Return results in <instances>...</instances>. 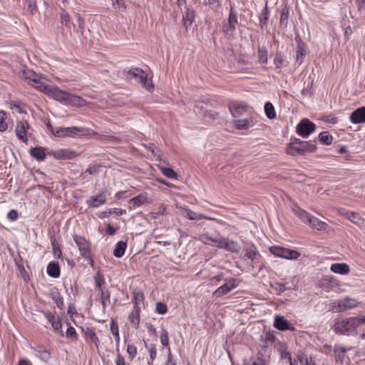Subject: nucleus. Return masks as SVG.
Masks as SVG:
<instances>
[{
    "label": "nucleus",
    "instance_id": "f257e3e1",
    "mask_svg": "<svg viewBox=\"0 0 365 365\" xmlns=\"http://www.w3.org/2000/svg\"><path fill=\"white\" fill-rule=\"evenodd\" d=\"M46 93L56 101L68 106L81 107L86 103L81 96L63 91L58 87L49 86Z\"/></svg>",
    "mask_w": 365,
    "mask_h": 365
},
{
    "label": "nucleus",
    "instance_id": "f03ea898",
    "mask_svg": "<svg viewBox=\"0 0 365 365\" xmlns=\"http://www.w3.org/2000/svg\"><path fill=\"white\" fill-rule=\"evenodd\" d=\"M97 133L84 127H58L56 128L55 136L58 138H76L79 136H91Z\"/></svg>",
    "mask_w": 365,
    "mask_h": 365
},
{
    "label": "nucleus",
    "instance_id": "7ed1b4c3",
    "mask_svg": "<svg viewBox=\"0 0 365 365\" xmlns=\"http://www.w3.org/2000/svg\"><path fill=\"white\" fill-rule=\"evenodd\" d=\"M123 73H126V78H133L135 82L142 85L143 88L148 91L153 89V85L152 83H148V76L145 71L140 68H131L130 70L126 71H123Z\"/></svg>",
    "mask_w": 365,
    "mask_h": 365
},
{
    "label": "nucleus",
    "instance_id": "20e7f679",
    "mask_svg": "<svg viewBox=\"0 0 365 365\" xmlns=\"http://www.w3.org/2000/svg\"><path fill=\"white\" fill-rule=\"evenodd\" d=\"M238 24L237 13L232 6H230V13L227 20H224L222 25V30L227 38L234 36L236 31V26Z\"/></svg>",
    "mask_w": 365,
    "mask_h": 365
},
{
    "label": "nucleus",
    "instance_id": "39448f33",
    "mask_svg": "<svg viewBox=\"0 0 365 365\" xmlns=\"http://www.w3.org/2000/svg\"><path fill=\"white\" fill-rule=\"evenodd\" d=\"M355 321L354 317H349L338 322L334 325V331L339 334H356Z\"/></svg>",
    "mask_w": 365,
    "mask_h": 365
},
{
    "label": "nucleus",
    "instance_id": "423d86ee",
    "mask_svg": "<svg viewBox=\"0 0 365 365\" xmlns=\"http://www.w3.org/2000/svg\"><path fill=\"white\" fill-rule=\"evenodd\" d=\"M244 250L245 251V256L250 259L253 264H259V269L261 270L263 267V264L261 262L262 256L258 252L255 245L252 242H245Z\"/></svg>",
    "mask_w": 365,
    "mask_h": 365
},
{
    "label": "nucleus",
    "instance_id": "0eeeda50",
    "mask_svg": "<svg viewBox=\"0 0 365 365\" xmlns=\"http://www.w3.org/2000/svg\"><path fill=\"white\" fill-rule=\"evenodd\" d=\"M269 251L272 255L277 257L288 259H297L300 256L299 252L297 250L279 246L270 247Z\"/></svg>",
    "mask_w": 365,
    "mask_h": 365
},
{
    "label": "nucleus",
    "instance_id": "6e6552de",
    "mask_svg": "<svg viewBox=\"0 0 365 365\" xmlns=\"http://www.w3.org/2000/svg\"><path fill=\"white\" fill-rule=\"evenodd\" d=\"M73 240L78 247L81 255L86 259L88 260L91 264H93V260L91 255V248L88 242L83 237L79 235H73Z\"/></svg>",
    "mask_w": 365,
    "mask_h": 365
},
{
    "label": "nucleus",
    "instance_id": "1a4fd4ad",
    "mask_svg": "<svg viewBox=\"0 0 365 365\" xmlns=\"http://www.w3.org/2000/svg\"><path fill=\"white\" fill-rule=\"evenodd\" d=\"M316 130V125L307 118H303L296 127L297 133L303 137L307 138Z\"/></svg>",
    "mask_w": 365,
    "mask_h": 365
},
{
    "label": "nucleus",
    "instance_id": "9d476101",
    "mask_svg": "<svg viewBox=\"0 0 365 365\" xmlns=\"http://www.w3.org/2000/svg\"><path fill=\"white\" fill-rule=\"evenodd\" d=\"M239 282L240 280L235 278L225 279V283L218 287L212 294L215 297H221L237 287Z\"/></svg>",
    "mask_w": 365,
    "mask_h": 365
},
{
    "label": "nucleus",
    "instance_id": "9b49d317",
    "mask_svg": "<svg viewBox=\"0 0 365 365\" xmlns=\"http://www.w3.org/2000/svg\"><path fill=\"white\" fill-rule=\"evenodd\" d=\"M304 140L298 138H291L290 143L287 148V153L291 155H296L297 154L302 155L305 154V147L304 145Z\"/></svg>",
    "mask_w": 365,
    "mask_h": 365
},
{
    "label": "nucleus",
    "instance_id": "f8f14e48",
    "mask_svg": "<svg viewBox=\"0 0 365 365\" xmlns=\"http://www.w3.org/2000/svg\"><path fill=\"white\" fill-rule=\"evenodd\" d=\"M107 190H102L98 195L91 196L86 200V205L91 208H97L106 202Z\"/></svg>",
    "mask_w": 365,
    "mask_h": 365
},
{
    "label": "nucleus",
    "instance_id": "ddd939ff",
    "mask_svg": "<svg viewBox=\"0 0 365 365\" xmlns=\"http://www.w3.org/2000/svg\"><path fill=\"white\" fill-rule=\"evenodd\" d=\"M29 128V125L26 120L17 121L15 129V133L17 138L24 143H27V131Z\"/></svg>",
    "mask_w": 365,
    "mask_h": 365
},
{
    "label": "nucleus",
    "instance_id": "4468645a",
    "mask_svg": "<svg viewBox=\"0 0 365 365\" xmlns=\"http://www.w3.org/2000/svg\"><path fill=\"white\" fill-rule=\"evenodd\" d=\"M228 107L234 118L240 117L247 111V106L240 101H231L229 103Z\"/></svg>",
    "mask_w": 365,
    "mask_h": 365
},
{
    "label": "nucleus",
    "instance_id": "2eb2a0df",
    "mask_svg": "<svg viewBox=\"0 0 365 365\" xmlns=\"http://www.w3.org/2000/svg\"><path fill=\"white\" fill-rule=\"evenodd\" d=\"M350 121L354 124L365 123V106L354 110L349 117Z\"/></svg>",
    "mask_w": 365,
    "mask_h": 365
},
{
    "label": "nucleus",
    "instance_id": "dca6fc26",
    "mask_svg": "<svg viewBox=\"0 0 365 365\" xmlns=\"http://www.w3.org/2000/svg\"><path fill=\"white\" fill-rule=\"evenodd\" d=\"M274 327L279 331L294 330V327L284 317L279 315L275 317Z\"/></svg>",
    "mask_w": 365,
    "mask_h": 365
},
{
    "label": "nucleus",
    "instance_id": "f3484780",
    "mask_svg": "<svg viewBox=\"0 0 365 365\" xmlns=\"http://www.w3.org/2000/svg\"><path fill=\"white\" fill-rule=\"evenodd\" d=\"M56 159H64V160H72L77 156L75 151L69 149H60L56 151H53L51 153Z\"/></svg>",
    "mask_w": 365,
    "mask_h": 365
},
{
    "label": "nucleus",
    "instance_id": "a211bd4d",
    "mask_svg": "<svg viewBox=\"0 0 365 365\" xmlns=\"http://www.w3.org/2000/svg\"><path fill=\"white\" fill-rule=\"evenodd\" d=\"M346 219L356 224L359 227H365V220L361 217L359 213L344 210L341 212Z\"/></svg>",
    "mask_w": 365,
    "mask_h": 365
},
{
    "label": "nucleus",
    "instance_id": "6ab92c4d",
    "mask_svg": "<svg viewBox=\"0 0 365 365\" xmlns=\"http://www.w3.org/2000/svg\"><path fill=\"white\" fill-rule=\"evenodd\" d=\"M185 11L182 15V21L184 26L187 29L191 26L195 18V12L192 9L185 6Z\"/></svg>",
    "mask_w": 365,
    "mask_h": 365
},
{
    "label": "nucleus",
    "instance_id": "aec40b11",
    "mask_svg": "<svg viewBox=\"0 0 365 365\" xmlns=\"http://www.w3.org/2000/svg\"><path fill=\"white\" fill-rule=\"evenodd\" d=\"M30 155L37 161H43L45 160L46 154V150L41 146H36L31 148L29 150Z\"/></svg>",
    "mask_w": 365,
    "mask_h": 365
},
{
    "label": "nucleus",
    "instance_id": "412c9836",
    "mask_svg": "<svg viewBox=\"0 0 365 365\" xmlns=\"http://www.w3.org/2000/svg\"><path fill=\"white\" fill-rule=\"evenodd\" d=\"M307 55V47L306 43L304 42H299L297 46L296 51V62L301 65Z\"/></svg>",
    "mask_w": 365,
    "mask_h": 365
},
{
    "label": "nucleus",
    "instance_id": "4be33fe9",
    "mask_svg": "<svg viewBox=\"0 0 365 365\" xmlns=\"http://www.w3.org/2000/svg\"><path fill=\"white\" fill-rule=\"evenodd\" d=\"M19 76L22 80H24L27 82L28 84H31V83L38 77V74L35 73L34 71L30 69H22L19 72Z\"/></svg>",
    "mask_w": 365,
    "mask_h": 365
},
{
    "label": "nucleus",
    "instance_id": "5701e85b",
    "mask_svg": "<svg viewBox=\"0 0 365 365\" xmlns=\"http://www.w3.org/2000/svg\"><path fill=\"white\" fill-rule=\"evenodd\" d=\"M330 270L334 273L340 274H347L350 272L348 264L345 263H334L332 264Z\"/></svg>",
    "mask_w": 365,
    "mask_h": 365
},
{
    "label": "nucleus",
    "instance_id": "b1692460",
    "mask_svg": "<svg viewBox=\"0 0 365 365\" xmlns=\"http://www.w3.org/2000/svg\"><path fill=\"white\" fill-rule=\"evenodd\" d=\"M47 274L53 278H58L60 276V267L58 262H51L47 265Z\"/></svg>",
    "mask_w": 365,
    "mask_h": 365
},
{
    "label": "nucleus",
    "instance_id": "393cba45",
    "mask_svg": "<svg viewBox=\"0 0 365 365\" xmlns=\"http://www.w3.org/2000/svg\"><path fill=\"white\" fill-rule=\"evenodd\" d=\"M356 306V302L355 300L346 298L342 301H340L338 304V312H344L346 309H350Z\"/></svg>",
    "mask_w": 365,
    "mask_h": 365
},
{
    "label": "nucleus",
    "instance_id": "a878e982",
    "mask_svg": "<svg viewBox=\"0 0 365 365\" xmlns=\"http://www.w3.org/2000/svg\"><path fill=\"white\" fill-rule=\"evenodd\" d=\"M82 331L83 332L86 337L89 338L91 341L94 343L96 347L98 346L99 344V339L98 336H96V333L93 331V329L91 327H82L81 328Z\"/></svg>",
    "mask_w": 365,
    "mask_h": 365
},
{
    "label": "nucleus",
    "instance_id": "bb28decb",
    "mask_svg": "<svg viewBox=\"0 0 365 365\" xmlns=\"http://www.w3.org/2000/svg\"><path fill=\"white\" fill-rule=\"evenodd\" d=\"M312 228L317 230H325L328 227V225L319 220L317 217L312 216L310 222L308 224Z\"/></svg>",
    "mask_w": 365,
    "mask_h": 365
},
{
    "label": "nucleus",
    "instance_id": "cd10ccee",
    "mask_svg": "<svg viewBox=\"0 0 365 365\" xmlns=\"http://www.w3.org/2000/svg\"><path fill=\"white\" fill-rule=\"evenodd\" d=\"M148 197L147 195L145 193H141L138 195V196L131 198L129 200V204L131 205L133 207H140L145 204L147 202Z\"/></svg>",
    "mask_w": 365,
    "mask_h": 365
},
{
    "label": "nucleus",
    "instance_id": "c85d7f7f",
    "mask_svg": "<svg viewBox=\"0 0 365 365\" xmlns=\"http://www.w3.org/2000/svg\"><path fill=\"white\" fill-rule=\"evenodd\" d=\"M224 249L232 253H238L241 250V247L237 242L230 240L227 238L226 243L224 245Z\"/></svg>",
    "mask_w": 365,
    "mask_h": 365
},
{
    "label": "nucleus",
    "instance_id": "c756f323",
    "mask_svg": "<svg viewBox=\"0 0 365 365\" xmlns=\"http://www.w3.org/2000/svg\"><path fill=\"white\" fill-rule=\"evenodd\" d=\"M128 319L131 325L135 328L138 329L140 322L139 308L135 307L134 310L130 313Z\"/></svg>",
    "mask_w": 365,
    "mask_h": 365
},
{
    "label": "nucleus",
    "instance_id": "7c9ffc66",
    "mask_svg": "<svg viewBox=\"0 0 365 365\" xmlns=\"http://www.w3.org/2000/svg\"><path fill=\"white\" fill-rule=\"evenodd\" d=\"M126 247H127V244L125 242H123V241L118 242L115 246L113 251V255L115 257H118V258L121 257L125 253Z\"/></svg>",
    "mask_w": 365,
    "mask_h": 365
},
{
    "label": "nucleus",
    "instance_id": "2f4dec72",
    "mask_svg": "<svg viewBox=\"0 0 365 365\" xmlns=\"http://www.w3.org/2000/svg\"><path fill=\"white\" fill-rule=\"evenodd\" d=\"M110 329L115 337L116 345L118 346L120 342L119 329L117 321L112 318L110 322Z\"/></svg>",
    "mask_w": 365,
    "mask_h": 365
},
{
    "label": "nucleus",
    "instance_id": "473e14b6",
    "mask_svg": "<svg viewBox=\"0 0 365 365\" xmlns=\"http://www.w3.org/2000/svg\"><path fill=\"white\" fill-rule=\"evenodd\" d=\"M294 212L304 223L308 225L310 222L312 216L304 210L297 207L294 210Z\"/></svg>",
    "mask_w": 365,
    "mask_h": 365
},
{
    "label": "nucleus",
    "instance_id": "72a5a7b5",
    "mask_svg": "<svg viewBox=\"0 0 365 365\" xmlns=\"http://www.w3.org/2000/svg\"><path fill=\"white\" fill-rule=\"evenodd\" d=\"M268 52L265 46H259L257 49V58L260 64H267L268 61Z\"/></svg>",
    "mask_w": 365,
    "mask_h": 365
},
{
    "label": "nucleus",
    "instance_id": "f704fd0d",
    "mask_svg": "<svg viewBox=\"0 0 365 365\" xmlns=\"http://www.w3.org/2000/svg\"><path fill=\"white\" fill-rule=\"evenodd\" d=\"M31 86H34L35 88H36L38 91H41L43 93H46L49 86L45 84L44 83L41 82L40 80V76L38 75V77H36L30 84Z\"/></svg>",
    "mask_w": 365,
    "mask_h": 365
},
{
    "label": "nucleus",
    "instance_id": "c9c22d12",
    "mask_svg": "<svg viewBox=\"0 0 365 365\" xmlns=\"http://www.w3.org/2000/svg\"><path fill=\"white\" fill-rule=\"evenodd\" d=\"M269 11L267 8V6L266 5L264 6V8L261 11V13L259 16V24H260V26L262 29H263L264 27H266L267 26V21L269 19Z\"/></svg>",
    "mask_w": 365,
    "mask_h": 365
},
{
    "label": "nucleus",
    "instance_id": "e433bc0d",
    "mask_svg": "<svg viewBox=\"0 0 365 365\" xmlns=\"http://www.w3.org/2000/svg\"><path fill=\"white\" fill-rule=\"evenodd\" d=\"M346 349L341 347L339 346H335L334 348V352L335 355V361L336 362L342 363L344 359V354L346 352Z\"/></svg>",
    "mask_w": 365,
    "mask_h": 365
},
{
    "label": "nucleus",
    "instance_id": "4c0bfd02",
    "mask_svg": "<svg viewBox=\"0 0 365 365\" xmlns=\"http://www.w3.org/2000/svg\"><path fill=\"white\" fill-rule=\"evenodd\" d=\"M319 140L326 145H331L333 140V136L328 131H323L319 134Z\"/></svg>",
    "mask_w": 365,
    "mask_h": 365
},
{
    "label": "nucleus",
    "instance_id": "58836bf2",
    "mask_svg": "<svg viewBox=\"0 0 365 365\" xmlns=\"http://www.w3.org/2000/svg\"><path fill=\"white\" fill-rule=\"evenodd\" d=\"M264 109L266 116L269 119L272 120L276 118L275 110L272 103L266 102L264 104Z\"/></svg>",
    "mask_w": 365,
    "mask_h": 365
},
{
    "label": "nucleus",
    "instance_id": "ea45409f",
    "mask_svg": "<svg viewBox=\"0 0 365 365\" xmlns=\"http://www.w3.org/2000/svg\"><path fill=\"white\" fill-rule=\"evenodd\" d=\"M61 23L67 28L70 29L71 26H75V24L71 21L70 15L64 10H63L60 14Z\"/></svg>",
    "mask_w": 365,
    "mask_h": 365
},
{
    "label": "nucleus",
    "instance_id": "a19ab883",
    "mask_svg": "<svg viewBox=\"0 0 365 365\" xmlns=\"http://www.w3.org/2000/svg\"><path fill=\"white\" fill-rule=\"evenodd\" d=\"M289 19V9L287 6H284L282 11L280 14V21L279 25L282 28H286L288 24Z\"/></svg>",
    "mask_w": 365,
    "mask_h": 365
},
{
    "label": "nucleus",
    "instance_id": "79ce46f5",
    "mask_svg": "<svg viewBox=\"0 0 365 365\" xmlns=\"http://www.w3.org/2000/svg\"><path fill=\"white\" fill-rule=\"evenodd\" d=\"M245 365H265L263 354L259 352L256 357L251 358Z\"/></svg>",
    "mask_w": 365,
    "mask_h": 365
},
{
    "label": "nucleus",
    "instance_id": "37998d69",
    "mask_svg": "<svg viewBox=\"0 0 365 365\" xmlns=\"http://www.w3.org/2000/svg\"><path fill=\"white\" fill-rule=\"evenodd\" d=\"M161 172L164 175L170 179H178V173L171 168L163 167L160 168Z\"/></svg>",
    "mask_w": 365,
    "mask_h": 365
},
{
    "label": "nucleus",
    "instance_id": "c03bdc74",
    "mask_svg": "<svg viewBox=\"0 0 365 365\" xmlns=\"http://www.w3.org/2000/svg\"><path fill=\"white\" fill-rule=\"evenodd\" d=\"M185 216L191 220H201L206 218L202 214H197L190 209L185 210Z\"/></svg>",
    "mask_w": 365,
    "mask_h": 365
},
{
    "label": "nucleus",
    "instance_id": "a18cd8bd",
    "mask_svg": "<svg viewBox=\"0 0 365 365\" xmlns=\"http://www.w3.org/2000/svg\"><path fill=\"white\" fill-rule=\"evenodd\" d=\"M125 213V210H122L120 208H113V209H108V210H106L101 213V215H99L100 217H107L110 216L111 214H115L118 215H122Z\"/></svg>",
    "mask_w": 365,
    "mask_h": 365
},
{
    "label": "nucleus",
    "instance_id": "49530a36",
    "mask_svg": "<svg viewBox=\"0 0 365 365\" xmlns=\"http://www.w3.org/2000/svg\"><path fill=\"white\" fill-rule=\"evenodd\" d=\"M250 120L249 119H239L234 121V125L239 130L247 129L250 125Z\"/></svg>",
    "mask_w": 365,
    "mask_h": 365
},
{
    "label": "nucleus",
    "instance_id": "de8ad7c7",
    "mask_svg": "<svg viewBox=\"0 0 365 365\" xmlns=\"http://www.w3.org/2000/svg\"><path fill=\"white\" fill-rule=\"evenodd\" d=\"M216 236H211L208 233H204L200 236V240L205 245L212 246Z\"/></svg>",
    "mask_w": 365,
    "mask_h": 365
},
{
    "label": "nucleus",
    "instance_id": "09e8293b",
    "mask_svg": "<svg viewBox=\"0 0 365 365\" xmlns=\"http://www.w3.org/2000/svg\"><path fill=\"white\" fill-rule=\"evenodd\" d=\"M110 293L108 290H106V291H104V290H101V302H102V308H103V311H106V303L107 302H110Z\"/></svg>",
    "mask_w": 365,
    "mask_h": 365
},
{
    "label": "nucleus",
    "instance_id": "8fccbe9b",
    "mask_svg": "<svg viewBox=\"0 0 365 365\" xmlns=\"http://www.w3.org/2000/svg\"><path fill=\"white\" fill-rule=\"evenodd\" d=\"M284 63V56L279 52L277 51L275 53V56L274 58V64L277 68H281L283 66Z\"/></svg>",
    "mask_w": 365,
    "mask_h": 365
},
{
    "label": "nucleus",
    "instance_id": "3c124183",
    "mask_svg": "<svg viewBox=\"0 0 365 365\" xmlns=\"http://www.w3.org/2000/svg\"><path fill=\"white\" fill-rule=\"evenodd\" d=\"M6 113L3 110H0V132H4L8 128V124L6 121Z\"/></svg>",
    "mask_w": 365,
    "mask_h": 365
},
{
    "label": "nucleus",
    "instance_id": "603ef678",
    "mask_svg": "<svg viewBox=\"0 0 365 365\" xmlns=\"http://www.w3.org/2000/svg\"><path fill=\"white\" fill-rule=\"evenodd\" d=\"M51 242L53 248V252L55 256L58 258H61L62 256V252L60 249V247L58 245L56 239L54 237L51 238Z\"/></svg>",
    "mask_w": 365,
    "mask_h": 365
},
{
    "label": "nucleus",
    "instance_id": "864d4df0",
    "mask_svg": "<svg viewBox=\"0 0 365 365\" xmlns=\"http://www.w3.org/2000/svg\"><path fill=\"white\" fill-rule=\"evenodd\" d=\"M51 326L53 329L55 331L58 332L61 336H63V332L62 331V324L61 319L57 317L53 322H51Z\"/></svg>",
    "mask_w": 365,
    "mask_h": 365
},
{
    "label": "nucleus",
    "instance_id": "5fc2aeb1",
    "mask_svg": "<svg viewBox=\"0 0 365 365\" xmlns=\"http://www.w3.org/2000/svg\"><path fill=\"white\" fill-rule=\"evenodd\" d=\"M160 337V342H161L162 345L165 347L168 346L169 336H168V332L166 329H162Z\"/></svg>",
    "mask_w": 365,
    "mask_h": 365
},
{
    "label": "nucleus",
    "instance_id": "6e6d98bb",
    "mask_svg": "<svg viewBox=\"0 0 365 365\" xmlns=\"http://www.w3.org/2000/svg\"><path fill=\"white\" fill-rule=\"evenodd\" d=\"M52 299L54 301L56 306L59 309H62L63 308V306H64L63 299L59 293H57L56 295L52 294Z\"/></svg>",
    "mask_w": 365,
    "mask_h": 365
},
{
    "label": "nucleus",
    "instance_id": "4d7b16f0",
    "mask_svg": "<svg viewBox=\"0 0 365 365\" xmlns=\"http://www.w3.org/2000/svg\"><path fill=\"white\" fill-rule=\"evenodd\" d=\"M280 351H281V357L284 359H288L290 362V364L292 365L291 354L287 351V347L284 344L281 346Z\"/></svg>",
    "mask_w": 365,
    "mask_h": 365
},
{
    "label": "nucleus",
    "instance_id": "13d9d810",
    "mask_svg": "<svg viewBox=\"0 0 365 365\" xmlns=\"http://www.w3.org/2000/svg\"><path fill=\"white\" fill-rule=\"evenodd\" d=\"M68 324L70 325V323L68 322ZM66 335L68 338L74 339L75 341L77 340V334L76 329L71 326H68L67 328Z\"/></svg>",
    "mask_w": 365,
    "mask_h": 365
},
{
    "label": "nucleus",
    "instance_id": "bf43d9fd",
    "mask_svg": "<svg viewBox=\"0 0 365 365\" xmlns=\"http://www.w3.org/2000/svg\"><path fill=\"white\" fill-rule=\"evenodd\" d=\"M76 20H77V25L78 27V29L81 34H83L84 29H85V21L84 19L79 14H76Z\"/></svg>",
    "mask_w": 365,
    "mask_h": 365
},
{
    "label": "nucleus",
    "instance_id": "052dcab7",
    "mask_svg": "<svg viewBox=\"0 0 365 365\" xmlns=\"http://www.w3.org/2000/svg\"><path fill=\"white\" fill-rule=\"evenodd\" d=\"M274 339H275V337L274 335H272L269 333H267L266 336H265V339H264V344L262 345V349H267L268 347L269 344L274 342Z\"/></svg>",
    "mask_w": 365,
    "mask_h": 365
},
{
    "label": "nucleus",
    "instance_id": "680f3d73",
    "mask_svg": "<svg viewBox=\"0 0 365 365\" xmlns=\"http://www.w3.org/2000/svg\"><path fill=\"white\" fill-rule=\"evenodd\" d=\"M227 238H219L217 236H216V239L214 241V244L212 246L216 247L220 249H224V245L226 243Z\"/></svg>",
    "mask_w": 365,
    "mask_h": 365
},
{
    "label": "nucleus",
    "instance_id": "e2e57ef3",
    "mask_svg": "<svg viewBox=\"0 0 365 365\" xmlns=\"http://www.w3.org/2000/svg\"><path fill=\"white\" fill-rule=\"evenodd\" d=\"M305 152L313 153L317 150V145L312 141H304Z\"/></svg>",
    "mask_w": 365,
    "mask_h": 365
},
{
    "label": "nucleus",
    "instance_id": "0e129e2a",
    "mask_svg": "<svg viewBox=\"0 0 365 365\" xmlns=\"http://www.w3.org/2000/svg\"><path fill=\"white\" fill-rule=\"evenodd\" d=\"M156 311L160 314H164L167 312L168 308L165 304L163 302H157Z\"/></svg>",
    "mask_w": 365,
    "mask_h": 365
},
{
    "label": "nucleus",
    "instance_id": "69168bd1",
    "mask_svg": "<svg viewBox=\"0 0 365 365\" xmlns=\"http://www.w3.org/2000/svg\"><path fill=\"white\" fill-rule=\"evenodd\" d=\"M94 279L96 282V287L97 289H99L101 291L103 290L101 287L105 283V280H104L103 277H102L99 275H96L94 277Z\"/></svg>",
    "mask_w": 365,
    "mask_h": 365
},
{
    "label": "nucleus",
    "instance_id": "338daca9",
    "mask_svg": "<svg viewBox=\"0 0 365 365\" xmlns=\"http://www.w3.org/2000/svg\"><path fill=\"white\" fill-rule=\"evenodd\" d=\"M127 352L130 355L131 359H133L137 354V349L133 344H129L127 346Z\"/></svg>",
    "mask_w": 365,
    "mask_h": 365
},
{
    "label": "nucleus",
    "instance_id": "774afa93",
    "mask_svg": "<svg viewBox=\"0 0 365 365\" xmlns=\"http://www.w3.org/2000/svg\"><path fill=\"white\" fill-rule=\"evenodd\" d=\"M19 214L16 210H10L7 214V218L10 221H15L18 219Z\"/></svg>",
    "mask_w": 365,
    "mask_h": 365
}]
</instances>
